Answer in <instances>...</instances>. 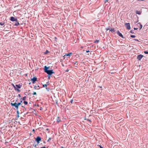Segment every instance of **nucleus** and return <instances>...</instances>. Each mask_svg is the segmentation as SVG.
Returning <instances> with one entry per match:
<instances>
[{"label":"nucleus","instance_id":"obj_1","mask_svg":"<svg viewBox=\"0 0 148 148\" xmlns=\"http://www.w3.org/2000/svg\"><path fill=\"white\" fill-rule=\"evenodd\" d=\"M49 68V67H47L46 66H45L44 67V71L45 73H46L49 75H51L53 73H55L53 71V70H49L48 69Z\"/></svg>","mask_w":148,"mask_h":148},{"label":"nucleus","instance_id":"obj_2","mask_svg":"<svg viewBox=\"0 0 148 148\" xmlns=\"http://www.w3.org/2000/svg\"><path fill=\"white\" fill-rule=\"evenodd\" d=\"M11 105L12 106L14 107L17 110H18V104L16 102H15L14 103H11Z\"/></svg>","mask_w":148,"mask_h":148},{"label":"nucleus","instance_id":"obj_3","mask_svg":"<svg viewBox=\"0 0 148 148\" xmlns=\"http://www.w3.org/2000/svg\"><path fill=\"white\" fill-rule=\"evenodd\" d=\"M125 25L127 29L130 30L131 29L130 23H126Z\"/></svg>","mask_w":148,"mask_h":148},{"label":"nucleus","instance_id":"obj_4","mask_svg":"<svg viewBox=\"0 0 148 148\" xmlns=\"http://www.w3.org/2000/svg\"><path fill=\"white\" fill-rule=\"evenodd\" d=\"M10 21H17V19L13 16H11L10 18Z\"/></svg>","mask_w":148,"mask_h":148},{"label":"nucleus","instance_id":"obj_5","mask_svg":"<svg viewBox=\"0 0 148 148\" xmlns=\"http://www.w3.org/2000/svg\"><path fill=\"white\" fill-rule=\"evenodd\" d=\"M143 56L142 55H139L137 56V59L139 60H140L143 57Z\"/></svg>","mask_w":148,"mask_h":148},{"label":"nucleus","instance_id":"obj_6","mask_svg":"<svg viewBox=\"0 0 148 148\" xmlns=\"http://www.w3.org/2000/svg\"><path fill=\"white\" fill-rule=\"evenodd\" d=\"M31 80L33 83H34L35 81L37 80V78L36 77H34L33 78L31 79Z\"/></svg>","mask_w":148,"mask_h":148},{"label":"nucleus","instance_id":"obj_7","mask_svg":"<svg viewBox=\"0 0 148 148\" xmlns=\"http://www.w3.org/2000/svg\"><path fill=\"white\" fill-rule=\"evenodd\" d=\"M117 34L121 37L122 38H124V37L122 34L119 31H118L117 32Z\"/></svg>","mask_w":148,"mask_h":148},{"label":"nucleus","instance_id":"obj_8","mask_svg":"<svg viewBox=\"0 0 148 148\" xmlns=\"http://www.w3.org/2000/svg\"><path fill=\"white\" fill-rule=\"evenodd\" d=\"M22 86V85L21 84H16V87L17 88H20Z\"/></svg>","mask_w":148,"mask_h":148},{"label":"nucleus","instance_id":"obj_9","mask_svg":"<svg viewBox=\"0 0 148 148\" xmlns=\"http://www.w3.org/2000/svg\"><path fill=\"white\" fill-rule=\"evenodd\" d=\"M41 138L39 137L38 136V144H39L40 142L41 141Z\"/></svg>","mask_w":148,"mask_h":148},{"label":"nucleus","instance_id":"obj_10","mask_svg":"<svg viewBox=\"0 0 148 148\" xmlns=\"http://www.w3.org/2000/svg\"><path fill=\"white\" fill-rule=\"evenodd\" d=\"M141 12L140 11L136 10V13L137 14L140 15L141 14Z\"/></svg>","mask_w":148,"mask_h":148},{"label":"nucleus","instance_id":"obj_11","mask_svg":"<svg viewBox=\"0 0 148 148\" xmlns=\"http://www.w3.org/2000/svg\"><path fill=\"white\" fill-rule=\"evenodd\" d=\"M110 31L112 32L113 33L115 32V31L114 30V28H111L110 29Z\"/></svg>","mask_w":148,"mask_h":148},{"label":"nucleus","instance_id":"obj_12","mask_svg":"<svg viewBox=\"0 0 148 148\" xmlns=\"http://www.w3.org/2000/svg\"><path fill=\"white\" fill-rule=\"evenodd\" d=\"M16 23H15L14 24V25L15 26H17L19 25V23L17 21V22H16Z\"/></svg>","mask_w":148,"mask_h":148},{"label":"nucleus","instance_id":"obj_13","mask_svg":"<svg viewBox=\"0 0 148 148\" xmlns=\"http://www.w3.org/2000/svg\"><path fill=\"white\" fill-rule=\"evenodd\" d=\"M57 122L58 123H59L61 121L60 119L59 118V117H57Z\"/></svg>","mask_w":148,"mask_h":148},{"label":"nucleus","instance_id":"obj_14","mask_svg":"<svg viewBox=\"0 0 148 148\" xmlns=\"http://www.w3.org/2000/svg\"><path fill=\"white\" fill-rule=\"evenodd\" d=\"M138 24H139L140 25V29H141L143 27L142 25L140 23H138Z\"/></svg>","mask_w":148,"mask_h":148},{"label":"nucleus","instance_id":"obj_15","mask_svg":"<svg viewBox=\"0 0 148 148\" xmlns=\"http://www.w3.org/2000/svg\"><path fill=\"white\" fill-rule=\"evenodd\" d=\"M37 148V147H36V144L35 142L34 145H33V146L32 147V148Z\"/></svg>","mask_w":148,"mask_h":148},{"label":"nucleus","instance_id":"obj_16","mask_svg":"<svg viewBox=\"0 0 148 148\" xmlns=\"http://www.w3.org/2000/svg\"><path fill=\"white\" fill-rule=\"evenodd\" d=\"M26 97L25 96L23 97V98H21V99H22L24 101L26 99Z\"/></svg>","mask_w":148,"mask_h":148},{"label":"nucleus","instance_id":"obj_17","mask_svg":"<svg viewBox=\"0 0 148 148\" xmlns=\"http://www.w3.org/2000/svg\"><path fill=\"white\" fill-rule=\"evenodd\" d=\"M5 24V22H0V25H3Z\"/></svg>","mask_w":148,"mask_h":148},{"label":"nucleus","instance_id":"obj_18","mask_svg":"<svg viewBox=\"0 0 148 148\" xmlns=\"http://www.w3.org/2000/svg\"><path fill=\"white\" fill-rule=\"evenodd\" d=\"M49 53V52L47 50L44 53L45 54H47Z\"/></svg>","mask_w":148,"mask_h":148},{"label":"nucleus","instance_id":"obj_19","mask_svg":"<svg viewBox=\"0 0 148 148\" xmlns=\"http://www.w3.org/2000/svg\"><path fill=\"white\" fill-rule=\"evenodd\" d=\"M23 103L25 105H27L28 103V102L26 101H24Z\"/></svg>","mask_w":148,"mask_h":148},{"label":"nucleus","instance_id":"obj_20","mask_svg":"<svg viewBox=\"0 0 148 148\" xmlns=\"http://www.w3.org/2000/svg\"><path fill=\"white\" fill-rule=\"evenodd\" d=\"M12 86L14 87V89L15 90L16 89V85L15 86L13 84H12Z\"/></svg>","mask_w":148,"mask_h":148},{"label":"nucleus","instance_id":"obj_21","mask_svg":"<svg viewBox=\"0 0 148 148\" xmlns=\"http://www.w3.org/2000/svg\"><path fill=\"white\" fill-rule=\"evenodd\" d=\"M17 90L18 92H20V90L19 89V88H16V89L15 90Z\"/></svg>","mask_w":148,"mask_h":148},{"label":"nucleus","instance_id":"obj_22","mask_svg":"<svg viewBox=\"0 0 148 148\" xmlns=\"http://www.w3.org/2000/svg\"><path fill=\"white\" fill-rule=\"evenodd\" d=\"M99 42V40H96L95 41V43H98Z\"/></svg>","mask_w":148,"mask_h":148},{"label":"nucleus","instance_id":"obj_23","mask_svg":"<svg viewBox=\"0 0 148 148\" xmlns=\"http://www.w3.org/2000/svg\"><path fill=\"white\" fill-rule=\"evenodd\" d=\"M130 36H131V37L133 38H134L135 37H136V36L135 35H131Z\"/></svg>","mask_w":148,"mask_h":148},{"label":"nucleus","instance_id":"obj_24","mask_svg":"<svg viewBox=\"0 0 148 148\" xmlns=\"http://www.w3.org/2000/svg\"><path fill=\"white\" fill-rule=\"evenodd\" d=\"M51 139V137H49V139L47 140L48 142H49L50 140Z\"/></svg>","mask_w":148,"mask_h":148},{"label":"nucleus","instance_id":"obj_25","mask_svg":"<svg viewBox=\"0 0 148 148\" xmlns=\"http://www.w3.org/2000/svg\"><path fill=\"white\" fill-rule=\"evenodd\" d=\"M72 54V53H69L68 54H67L66 55V56H70V55H71Z\"/></svg>","mask_w":148,"mask_h":148},{"label":"nucleus","instance_id":"obj_26","mask_svg":"<svg viewBox=\"0 0 148 148\" xmlns=\"http://www.w3.org/2000/svg\"><path fill=\"white\" fill-rule=\"evenodd\" d=\"M33 95H36V92H34L33 93H32Z\"/></svg>","mask_w":148,"mask_h":148},{"label":"nucleus","instance_id":"obj_27","mask_svg":"<svg viewBox=\"0 0 148 148\" xmlns=\"http://www.w3.org/2000/svg\"><path fill=\"white\" fill-rule=\"evenodd\" d=\"M18 106H19V105L21 104V102H18V103H17Z\"/></svg>","mask_w":148,"mask_h":148},{"label":"nucleus","instance_id":"obj_28","mask_svg":"<svg viewBox=\"0 0 148 148\" xmlns=\"http://www.w3.org/2000/svg\"><path fill=\"white\" fill-rule=\"evenodd\" d=\"M144 53L146 54H148V51H145Z\"/></svg>","mask_w":148,"mask_h":148},{"label":"nucleus","instance_id":"obj_29","mask_svg":"<svg viewBox=\"0 0 148 148\" xmlns=\"http://www.w3.org/2000/svg\"><path fill=\"white\" fill-rule=\"evenodd\" d=\"M35 130L34 129H33L32 130V133H34V132H35Z\"/></svg>","mask_w":148,"mask_h":148},{"label":"nucleus","instance_id":"obj_30","mask_svg":"<svg viewBox=\"0 0 148 148\" xmlns=\"http://www.w3.org/2000/svg\"><path fill=\"white\" fill-rule=\"evenodd\" d=\"M18 110H17L16 112H17V114L19 115V111H18Z\"/></svg>","mask_w":148,"mask_h":148},{"label":"nucleus","instance_id":"obj_31","mask_svg":"<svg viewBox=\"0 0 148 148\" xmlns=\"http://www.w3.org/2000/svg\"><path fill=\"white\" fill-rule=\"evenodd\" d=\"M43 86L44 87H46L47 86V85L46 84L43 85Z\"/></svg>","mask_w":148,"mask_h":148},{"label":"nucleus","instance_id":"obj_32","mask_svg":"<svg viewBox=\"0 0 148 148\" xmlns=\"http://www.w3.org/2000/svg\"><path fill=\"white\" fill-rule=\"evenodd\" d=\"M38 109H39L38 108ZM39 109H40V110H42V108L40 107V108Z\"/></svg>","mask_w":148,"mask_h":148},{"label":"nucleus","instance_id":"obj_33","mask_svg":"<svg viewBox=\"0 0 148 148\" xmlns=\"http://www.w3.org/2000/svg\"><path fill=\"white\" fill-rule=\"evenodd\" d=\"M18 96L19 97H21L20 94H18Z\"/></svg>","mask_w":148,"mask_h":148},{"label":"nucleus","instance_id":"obj_34","mask_svg":"<svg viewBox=\"0 0 148 148\" xmlns=\"http://www.w3.org/2000/svg\"><path fill=\"white\" fill-rule=\"evenodd\" d=\"M69 69H67V70L65 71V72H68L69 71Z\"/></svg>","mask_w":148,"mask_h":148},{"label":"nucleus","instance_id":"obj_35","mask_svg":"<svg viewBox=\"0 0 148 148\" xmlns=\"http://www.w3.org/2000/svg\"><path fill=\"white\" fill-rule=\"evenodd\" d=\"M35 141L37 142V137L35 138Z\"/></svg>","mask_w":148,"mask_h":148},{"label":"nucleus","instance_id":"obj_36","mask_svg":"<svg viewBox=\"0 0 148 148\" xmlns=\"http://www.w3.org/2000/svg\"><path fill=\"white\" fill-rule=\"evenodd\" d=\"M37 87L36 86H34V88L35 89H36V88Z\"/></svg>","mask_w":148,"mask_h":148},{"label":"nucleus","instance_id":"obj_37","mask_svg":"<svg viewBox=\"0 0 148 148\" xmlns=\"http://www.w3.org/2000/svg\"><path fill=\"white\" fill-rule=\"evenodd\" d=\"M86 52L87 53H88V52H90V51H89V50H88V51H87V50H86Z\"/></svg>","mask_w":148,"mask_h":148},{"label":"nucleus","instance_id":"obj_38","mask_svg":"<svg viewBox=\"0 0 148 148\" xmlns=\"http://www.w3.org/2000/svg\"><path fill=\"white\" fill-rule=\"evenodd\" d=\"M88 120V121H90V122H91V121L90 120V119H88V120Z\"/></svg>","mask_w":148,"mask_h":148},{"label":"nucleus","instance_id":"obj_39","mask_svg":"<svg viewBox=\"0 0 148 148\" xmlns=\"http://www.w3.org/2000/svg\"><path fill=\"white\" fill-rule=\"evenodd\" d=\"M106 30H107V31H108V30H109V28H106Z\"/></svg>","mask_w":148,"mask_h":148},{"label":"nucleus","instance_id":"obj_40","mask_svg":"<svg viewBox=\"0 0 148 148\" xmlns=\"http://www.w3.org/2000/svg\"><path fill=\"white\" fill-rule=\"evenodd\" d=\"M18 99H17L16 100V102L18 101Z\"/></svg>","mask_w":148,"mask_h":148},{"label":"nucleus","instance_id":"obj_41","mask_svg":"<svg viewBox=\"0 0 148 148\" xmlns=\"http://www.w3.org/2000/svg\"><path fill=\"white\" fill-rule=\"evenodd\" d=\"M50 75H49V76L48 79H50Z\"/></svg>","mask_w":148,"mask_h":148},{"label":"nucleus","instance_id":"obj_42","mask_svg":"<svg viewBox=\"0 0 148 148\" xmlns=\"http://www.w3.org/2000/svg\"><path fill=\"white\" fill-rule=\"evenodd\" d=\"M134 29H135V30H136V29H138V28H134Z\"/></svg>","mask_w":148,"mask_h":148},{"label":"nucleus","instance_id":"obj_43","mask_svg":"<svg viewBox=\"0 0 148 148\" xmlns=\"http://www.w3.org/2000/svg\"><path fill=\"white\" fill-rule=\"evenodd\" d=\"M99 146H100V148H103L100 145H99Z\"/></svg>","mask_w":148,"mask_h":148},{"label":"nucleus","instance_id":"obj_44","mask_svg":"<svg viewBox=\"0 0 148 148\" xmlns=\"http://www.w3.org/2000/svg\"><path fill=\"white\" fill-rule=\"evenodd\" d=\"M40 148H46V147H41Z\"/></svg>","mask_w":148,"mask_h":148},{"label":"nucleus","instance_id":"obj_45","mask_svg":"<svg viewBox=\"0 0 148 148\" xmlns=\"http://www.w3.org/2000/svg\"><path fill=\"white\" fill-rule=\"evenodd\" d=\"M135 40L138 41V39H135Z\"/></svg>","mask_w":148,"mask_h":148},{"label":"nucleus","instance_id":"obj_46","mask_svg":"<svg viewBox=\"0 0 148 148\" xmlns=\"http://www.w3.org/2000/svg\"><path fill=\"white\" fill-rule=\"evenodd\" d=\"M130 32L132 33H133V32H132V30H131L130 31Z\"/></svg>","mask_w":148,"mask_h":148},{"label":"nucleus","instance_id":"obj_47","mask_svg":"<svg viewBox=\"0 0 148 148\" xmlns=\"http://www.w3.org/2000/svg\"><path fill=\"white\" fill-rule=\"evenodd\" d=\"M21 107L22 108H25L23 106H21Z\"/></svg>","mask_w":148,"mask_h":148},{"label":"nucleus","instance_id":"obj_48","mask_svg":"<svg viewBox=\"0 0 148 148\" xmlns=\"http://www.w3.org/2000/svg\"><path fill=\"white\" fill-rule=\"evenodd\" d=\"M17 117H18V118L19 117V115L18 114V115H17Z\"/></svg>","mask_w":148,"mask_h":148},{"label":"nucleus","instance_id":"obj_49","mask_svg":"<svg viewBox=\"0 0 148 148\" xmlns=\"http://www.w3.org/2000/svg\"><path fill=\"white\" fill-rule=\"evenodd\" d=\"M22 101L21 100L20 102H21V103L22 102Z\"/></svg>","mask_w":148,"mask_h":148},{"label":"nucleus","instance_id":"obj_50","mask_svg":"<svg viewBox=\"0 0 148 148\" xmlns=\"http://www.w3.org/2000/svg\"><path fill=\"white\" fill-rule=\"evenodd\" d=\"M37 106H38V107H39V106H38V104L37 105Z\"/></svg>","mask_w":148,"mask_h":148},{"label":"nucleus","instance_id":"obj_51","mask_svg":"<svg viewBox=\"0 0 148 148\" xmlns=\"http://www.w3.org/2000/svg\"><path fill=\"white\" fill-rule=\"evenodd\" d=\"M32 134V133H31V134H30V135H31V134Z\"/></svg>","mask_w":148,"mask_h":148},{"label":"nucleus","instance_id":"obj_52","mask_svg":"<svg viewBox=\"0 0 148 148\" xmlns=\"http://www.w3.org/2000/svg\"><path fill=\"white\" fill-rule=\"evenodd\" d=\"M35 105V106H36V104H35V105Z\"/></svg>","mask_w":148,"mask_h":148},{"label":"nucleus","instance_id":"obj_53","mask_svg":"<svg viewBox=\"0 0 148 148\" xmlns=\"http://www.w3.org/2000/svg\"><path fill=\"white\" fill-rule=\"evenodd\" d=\"M55 39H56L57 38L56 37H55Z\"/></svg>","mask_w":148,"mask_h":148},{"label":"nucleus","instance_id":"obj_54","mask_svg":"<svg viewBox=\"0 0 148 148\" xmlns=\"http://www.w3.org/2000/svg\"><path fill=\"white\" fill-rule=\"evenodd\" d=\"M61 148H63V147H62Z\"/></svg>","mask_w":148,"mask_h":148},{"label":"nucleus","instance_id":"obj_55","mask_svg":"<svg viewBox=\"0 0 148 148\" xmlns=\"http://www.w3.org/2000/svg\"><path fill=\"white\" fill-rule=\"evenodd\" d=\"M81 48H83V47H81Z\"/></svg>","mask_w":148,"mask_h":148},{"label":"nucleus","instance_id":"obj_56","mask_svg":"<svg viewBox=\"0 0 148 148\" xmlns=\"http://www.w3.org/2000/svg\"><path fill=\"white\" fill-rule=\"evenodd\" d=\"M38 124H39V123H38Z\"/></svg>","mask_w":148,"mask_h":148}]
</instances>
